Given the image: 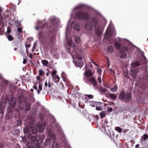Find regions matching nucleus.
Here are the masks:
<instances>
[{
	"instance_id": "1",
	"label": "nucleus",
	"mask_w": 148,
	"mask_h": 148,
	"mask_svg": "<svg viewBox=\"0 0 148 148\" xmlns=\"http://www.w3.org/2000/svg\"><path fill=\"white\" fill-rule=\"evenodd\" d=\"M73 51L71 52V55L73 58V62L77 67H79L81 68L84 65V62L83 61H75V58H76L78 60H80L82 59V56L78 53L79 52L81 53L83 51V49L79 46H75L73 45L72 47Z\"/></svg>"
},
{
	"instance_id": "2",
	"label": "nucleus",
	"mask_w": 148,
	"mask_h": 148,
	"mask_svg": "<svg viewBox=\"0 0 148 148\" xmlns=\"http://www.w3.org/2000/svg\"><path fill=\"white\" fill-rule=\"evenodd\" d=\"M29 125L31 128L29 130L27 127L25 126L23 129V132L25 134L27 133L28 137L31 140L33 147H35L38 146V141L36 139V137L35 136H32V135L33 134H36L38 132V130L36 128V127L32 128V127L34 126V124L32 123H30Z\"/></svg>"
},
{
	"instance_id": "3",
	"label": "nucleus",
	"mask_w": 148,
	"mask_h": 148,
	"mask_svg": "<svg viewBox=\"0 0 148 148\" xmlns=\"http://www.w3.org/2000/svg\"><path fill=\"white\" fill-rule=\"evenodd\" d=\"M111 21L105 33L104 37L107 39H108L111 37H114L116 35L115 31L113 29V27H111Z\"/></svg>"
},
{
	"instance_id": "4",
	"label": "nucleus",
	"mask_w": 148,
	"mask_h": 148,
	"mask_svg": "<svg viewBox=\"0 0 148 148\" xmlns=\"http://www.w3.org/2000/svg\"><path fill=\"white\" fill-rule=\"evenodd\" d=\"M97 20L95 18H93L92 20V22H87L85 25L86 29L88 31L91 30L93 26L95 27L97 24Z\"/></svg>"
},
{
	"instance_id": "5",
	"label": "nucleus",
	"mask_w": 148,
	"mask_h": 148,
	"mask_svg": "<svg viewBox=\"0 0 148 148\" xmlns=\"http://www.w3.org/2000/svg\"><path fill=\"white\" fill-rule=\"evenodd\" d=\"M38 38L44 44L45 43L47 45H51L52 41L49 37H45L41 32H39Z\"/></svg>"
},
{
	"instance_id": "6",
	"label": "nucleus",
	"mask_w": 148,
	"mask_h": 148,
	"mask_svg": "<svg viewBox=\"0 0 148 148\" xmlns=\"http://www.w3.org/2000/svg\"><path fill=\"white\" fill-rule=\"evenodd\" d=\"M76 16L78 18L84 20H88L90 18V15L87 12L82 11H79L76 13Z\"/></svg>"
},
{
	"instance_id": "7",
	"label": "nucleus",
	"mask_w": 148,
	"mask_h": 148,
	"mask_svg": "<svg viewBox=\"0 0 148 148\" xmlns=\"http://www.w3.org/2000/svg\"><path fill=\"white\" fill-rule=\"evenodd\" d=\"M49 21L51 23H53L54 24H56L55 26H57L59 25L60 23L59 19L56 18L55 16L50 17L49 18Z\"/></svg>"
},
{
	"instance_id": "8",
	"label": "nucleus",
	"mask_w": 148,
	"mask_h": 148,
	"mask_svg": "<svg viewBox=\"0 0 148 148\" xmlns=\"http://www.w3.org/2000/svg\"><path fill=\"white\" fill-rule=\"evenodd\" d=\"M47 124L46 123H44L42 125L38 123L36 126L37 128L39 129L40 132H42L44 129L45 128Z\"/></svg>"
},
{
	"instance_id": "9",
	"label": "nucleus",
	"mask_w": 148,
	"mask_h": 148,
	"mask_svg": "<svg viewBox=\"0 0 148 148\" xmlns=\"http://www.w3.org/2000/svg\"><path fill=\"white\" fill-rule=\"evenodd\" d=\"M90 82L92 84V86L95 89H99V87L97 86L96 80L94 77H91L89 79Z\"/></svg>"
},
{
	"instance_id": "10",
	"label": "nucleus",
	"mask_w": 148,
	"mask_h": 148,
	"mask_svg": "<svg viewBox=\"0 0 148 148\" xmlns=\"http://www.w3.org/2000/svg\"><path fill=\"white\" fill-rule=\"evenodd\" d=\"M103 29V27H99L95 29V32L97 35L100 36L102 34Z\"/></svg>"
},
{
	"instance_id": "11",
	"label": "nucleus",
	"mask_w": 148,
	"mask_h": 148,
	"mask_svg": "<svg viewBox=\"0 0 148 148\" xmlns=\"http://www.w3.org/2000/svg\"><path fill=\"white\" fill-rule=\"evenodd\" d=\"M71 26L75 30L78 31L80 29L79 25L75 22H73Z\"/></svg>"
},
{
	"instance_id": "12",
	"label": "nucleus",
	"mask_w": 148,
	"mask_h": 148,
	"mask_svg": "<svg viewBox=\"0 0 148 148\" xmlns=\"http://www.w3.org/2000/svg\"><path fill=\"white\" fill-rule=\"evenodd\" d=\"M2 12V10L1 9V8L0 7V25L2 26L3 24V23L5 22H6V18L4 17L3 18L1 16V13Z\"/></svg>"
},
{
	"instance_id": "13",
	"label": "nucleus",
	"mask_w": 148,
	"mask_h": 148,
	"mask_svg": "<svg viewBox=\"0 0 148 148\" xmlns=\"http://www.w3.org/2000/svg\"><path fill=\"white\" fill-rule=\"evenodd\" d=\"M131 97L130 93H127L125 95V97L123 102H126L131 99Z\"/></svg>"
},
{
	"instance_id": "14",
	"label": "nucleus",
	"mask_w": 148,
	"mask_h": 148,
	"mask_svg": "<svg viewBox=\"0 0 148 148\" xmlns=\"http://www.w3.org/2000/svg\"><path fill=\"white\" fill-rule=\"evenodd\" d=\"M48 130L47 131V133L48 134V136L49 138L53 140H56V138L55 135L52 133L49 130L48 128L47 127Z\"/></svg>"
},
{
	"instance_id": "15",
	"label": "nucleus",
	"mask_w": 148,
	"mask_h": 148,
	"mask_svg": "<svg viewBox=\"0 0 148 148\" xmlns=\"http://www.w3.org/2000/svg\"><path fill=\"white\" fill-rule=\"evenodd\" d=\"M42 22V21H40L39 20L36 23L37 26L35 27V29H36L39 30L40 29H42V26H41L40 25Z\"/></svg>"
},
{
	"instance_id": "16",
	"label": "nucleus",
	"mask_w": 148,
	"mask_h": 148,
	"mask_svg": "<svg viewBox=\"0 0 148 148\" xmlns=\"http://www.w3.org/2000/svg\"><path fill=\"white\" fill-rule=\"evenodd\" d=\"M84 74L86 77H91L93 74L92 72L89 70L86 71L84 73Z\"/></svg>"
},
{
	"instance_id": "17",
	"label": "nucleus",
	"mask_w": 148,
	"mask_h": 148,
	"mask_svg": "<svg viewBox=\"0 0 148 148\" xmlns=\"http://www.w3.org/2000/svg\"><path fill=\"white\" fill-rule=\"evenodd\" d=\"M72 43L73 41L71 39H70L69 40H68V45L66 47V49L68 52L71 53V51L69 48L71 47V44H72Z\"/></svg>"
},
{
	"instance_id": "18",
	"label": "nucleus",
	"mask_w": 148,
	"mask_h": 148,
	"mask_svg": "<svg viewBox=\"0 0 148 148\" xmlns=\"http://www.w3.org/2000/svg\"><path fill=\"white\" fill-rule=\"evenodd\" d=\"M138 72V69H133L131 70V74L133 77H135L136 75Z\"/></svg>"
},
{
	"instance_id": "19",
	"label": "nucleus",
	"mask_w": 148,
	"mask_h": 148,
	"mask_svg": "<svg viewBox=\"0 0 148 148\" xmlns=\"http://www.w3.org/2000/svg\"><path fill=\"white\" fill-rule=\"evenodd\" d=\"M140 65V62L139 61H136L131 63L132 66L133 67H136L139 66Z\"/></svg>"
},
{
	"instance_id": "20",
	"label": "nucleus",
	"mask_w": 148,
	"mask_h": 148,
	"mask_svg": "<svg viewBox=\"0 0 148 148\" xmlns=\"http://www.w3.org/2000/svg\"><path fill=\"white\" fill-rule=\"evenodd\" d=\"M125 95L124 92L123 91H121L119 96V99H120L123 101L125 97Z\"/></svg>"
},
{
	"instance_id": "21",
	"label": "nucleus",
	"mask_w": 148,
	"mask_h": 148,
	"mask_svg": "<svg viewBox=\"0 0 148 148\" xmlns=\"http://www.w3.org/2000/svg\"><path fill=\"white\" fill-rule=\"evenodd\" d=\"M73 37L74 38L75 41L77 43H79L81 41V40L79 37L76 36H74Z\"/></svg>"
},
{
	"instance_id": "22",
	"label": "nucleus",
	"mask_w": 148,
	"mask_h": 148,
	"mask_svg": "<svg viewBox=\"0 0 148 148\" xmlns=\"http://www.w3.org/2000/svg\"><path fill=\"white\" fill-rule=\"evenodd\" d=\"M85 6L84 5L82 4H80L77 6L75 7L73 10V11L75 10H79L81 8H83Z\"/></svg>"
},
{
	"instance_id": "23",
	"label": "nucleus",
	"mask_w": 148,
	"mask_h": 148,
	"mask_svg": "<svg viewBox=\"0 0 148 148\" xmlns=\"http://www.w3.org/2000/svg\"><path fill=\"white\" fill-rule=\"evenodd\" d=\"M21 137L22 138L21 141L23 142L26 145H28L29 144V143L26 140V137H25L23 136H21Z\"/></svg>"
},
{
	"instance_id": "24",
	"label": "nucleus",
	"mask_w": 148,
	"mask_h": 148,
	"mask_svg": "<svg viewBox=\"0 0 148 148\" xmlns=\"http://www.w3.org/2000/svg\"><path fill=\"white\" fill-rule=\"evenodd\" d=\"M109 97L113 100H116L117 98V97L115 95L112 93L109 94Z\"/></svg>"
},
{
	"instance_id": "25",
	"label": "nucleus",
	"mask_w": 148,
	"mask_h": 148,
	"mask_svg": "<svg viewBox=\"0 0 148 148\" xmlns=\"http://www.w3.org/2000/svg\"><path fill=\"white\" fill-rule=\"evenodd\" d=\"M126 54L123 52H120L119 53V56L121 58H125L126 57Z\"/></svg>"
},
{
	"instance_id": "26",
	"label": "nucleus",
	"mask_w": 148,
	"mask_h": 148,
	"mask_svg": "<svg viewBox=\"0 0 148 148\" xmlns=\"http://www.w3.org/2000/svg\"><path fill=\"white\" fill-rule=\"evenodd\" d=\"M41 63L44 65L45 66H48L49 64L48 61L46 60H42Z\"/></svg>"
},
{
	"instance_id": "27",
	"label": "nucleus",
	"mask_w": 148,
	"mask_h": 148,
	"mask_svg": "<svg viewBox=\"0 0 148 148\" xmlns=\"http://www.w3.org/2000/svg\"><path fill=\"white\" fill-rule=\"evenodd\" d=\"M113 47L112 46H110L108 48L107 51L109 53L112 52L113 51Z\"/></svg>"
},
{
	"instance_id": "28",
	"label": "nucleus",
	"mask_w": 148,
	"mask_h": 148,
	"mask_svg": "<svg viewBox=\"0 0 148 148\" xmlns=\"http://www.w3.org/2000/svg\"><path fill=\"white\" fill-rule=\"evenodd\" d=\"M71 28L70 27L69 25V23H68L67 26L66 28V37L67 38V34L69 33V32L71 30Z\"/></svg>"
},
{
	"instance_id": "29",
	"label": "nucleus",
	"mask_w": 148,
	"mask_h": 148,
	"mask_svg": "<svg viewBox=\"0 0 148 148\" xmlns=\"http://www.w3.org/2000/svg\"><path fill=\"white\" fill-rule=\"evenodd\" d=\"M58 147V143L55 141H54L52 144V148H57Z\"/></svg>"
},
{
	"instance_id": "30",
	"label": "nucleus",
	"mask_w": 148,
	"mask_h": 148,
	"mask_svg": "<svg viewBox=\"0 0 148 148\" xmlns=\"http://www.w3.org/2000/svg\"><path fill=\"white\" fill-rule=\"evenodd\" d=\"M115 46L116 47L117 49H119L121 47V45L119 43L115 42Z\"/></svg>"
},
{
	"instance_id": "31",
	"label": "nucleus",
	"mask_w": 148,
	"mask_h": 148,
	"mask_svg": "<svg viewBox=\"0 0 148 148\" xmlns=\"http://www.w3.org/2000/svg\"><path fill=\"white\" fill-rule=\"evenodd\" d=\"M110 90L113 92H115L117 91L118 87L116 86H115L114 88H110Z\"/></svg>"
},
{
	"instance_id": "32",
	"label": "nucleus",
	"mask_w": 148,
	"mask_h": 148,
	"mask_svg": "<svg viewBox=\"0 0 148 148\" xmlns=\"http://www.w3.org/2000/svg\"><path fill=\"white\" fill-rule=\"evenodd\" d=\"M53 79H55L56 80L57 82H59L60 80V78L58 75H56L54 76V77H53Z\"/></svg>"
},
{
	"instance_id": "33",
	"label": "nucleus",
	"mask_w": 148,
	"mask_h": 148,
	"mask_svg": "<svg viewBox=\"0 0 148 148\" xmlns=\"http://www.w3.org/2000/svg\"><path fill=\"white\" fill-rule=\"evenodd\" d=\"M100 114L101 118H103L105 116V112L104 111H102L100 113Z\"/></svg>"
},
{
	"instance_id": "34",
	"label": "nucleus",
	"mask_w": 148,
	"mask_h": 148,
	"mask_svg": "<svg viewBox=\"0 0 148 148\" xmlns=\"http://www.w3.org/2000/svg\"><path fill=\"white\" fill-rule=\"evenodd\" d=\"M45 141L47 145H50L51 142L50 139H47L45 140Z\"/></svg>"
},
{
	"instance_id": "35",
	"label": "nucleus",
	"mask_w": 148,
	"mask_h": 148,
	"mask_svg": "<svg viewBox=\"0 0 148 148\" xmlns=\"http://www.w3.org/2000/svg\"><path fill=\"white\" fill-rule=\"evenodd\" d=\"M142 138L144 140H145L148 138V135H147L146 134H145L142 136Z\"/></svg>"
},
{
	"instance_id": "36",
	"label": "nucleus",
	"mask_w": 148,
	"mask_h": 148,
	"mask_svg": "<svg viewBox=\"0 0 148 148\" xmlns=\"http://www.w3.org/2000/svg\"><path fill=\"white\" fill-rule=\"evenodd\" d=\"M39 89L37 90V93L39 94L40 91H41L42 89V86L41 85H39L38 86Z\"/></svg>"
},
{
	"instance_id": "37",
	"label": "nucleus",
	"mask_w": 148,
	"mask_h": 148,
	"mask_svg": "<svg viewBox=\"0 0 148 148\" xmlns=\"http://www.w3.org/2000/svg\"><path fill=\"white\" fill-rule=\"evenodd\" d=\"M7 37L8 38V40L10 41H12L13 39V38L12 36L10 35H8L7 36Z\"/></svg>"
},
{
	"instance_id": "38",
	"label": "nucleus",
	"mask_w": 148,
	"mask_h": 148,
	"mask_svg": "<svg viewBox=\"0 0 148 148\" xmlns=\"http://www.w3.org/2000/svg\"><path fill=\"white\" fill-rule=\"evenodd\" d=\"M116 130L119 133H121L122 131V129L119 127H116Z\"/></svg>"
},
{
	"instance_id": "39",
	"label": "nucleus",
	"mask_w": 148,
	"mask_h": 148,
	"mask_svg": "<svg viewBox=\"0 0 148 148\" xmlns=\"http://www.w3.org/2000/svg\"><path fill=\"white\" fill-rule=\"evenodd\" d=\"M36 42H35L33 45V47L32 48V51H34L36 47Z\"/></svg>"
},
{
	"instance_id": "40",
	"label": "nucleus",
	"mask_w": 148,
	"mask_h": 148,
	"mask_svg": "<svg viewBox=\"0 0 148 148\" xmlns=\"http://www.w3.org/2000/svg\"><path fill=\"white\" fill-rule=\"evenodd\" d=\"M99 90L102 92H105L106 91V89L105 88H102L101 86L99 87Z\"/></svg>"
},
{
	"instance_id": "41",
	"label": "nucleus",
	"mask_w": 148,
	"mask_h": 148,
	"mask_svg": "<svg viewBox=\"0 0 148 148\" xmlns=\"http://www.w3.org/2000/svg\"><path fill=\"white\" fill-rule=\"evenodd\" d=\"M56 73L57 71H53L52 72L51 75L53 77H54V76L56 75Z\"/></svg>"
},
{
	"instance_id": "42",
	"label": "nucleus",
	"mask_w": 148,
	"mask_h": 148,
	"mask_svg": "<svg viewBox=\"0 0 148 148\" xmlns=\"http://www.w3.org/2000/svg\"><path fill=\"white\" fill-rule=\"evenodd\" d=\"M39 75H40V76H42V75L44 73V72L42 70H39Z\"/></svg>"
},
{
	"instance_id": "43",
	"label": "nucleus",
	"mask_w": 148,
	"mask_h": 148,
	"mask_svg": "<svg viewBox=\"0 0 148 148\" xmlns=\"http://www.w3.org/2000/svg\"><path fill=\"white\" fill-rule=\"evenodd\" d=\"M9 103L10 104V106H11V107H13L15 105V104L16 103V102L15 101H14V102H13V103L12 104H11V102L10 101H9Z\"/></svg>"
},
{
	"instance_id": "44",
	"label": "nucleus",
	"mask_w": 148,
	"mask_h": 148,
	"mask_svg": "<svg viewBox=\"0 0 148 148\" xmlns=\"http://www.w3.org/2000/svg\"><path fill=\"white\" fill-rule=\"evenodd\" d=\"M125 39H123V38H121L119 37L118 38L116 39V40L117 41H123V40H125Z\"/></svg>"
},
{
	"instance_id": "45",
	"label": "nucleus",
	"mask_w": 148,
	"mask_h": 148,
	"mask_svg": "<svg viewBox=\"0 0 148 148\" xmlns=\"http://www.w3.org/2000/svg\"><path fill=\"white\" fill-rule=\"evenodd\" d=\"M45 87L44 88V90H45L46 91L47 90V89L46 88H47V86H48V83L47 82H46L45 83Z\"/></svg>"
},
{
	"instance_id": "46",
	"label": "nucleus",
	"mask_w": 148,
	"mask_h": 148,
	"mask_svg": "<svg viewBox=\"0 0 148 148\" xmlns=\"http://www.w3.org/2000/svg\"><path fill=\"white\" fill-rule=\"evenodd\" d=\"M96 109L98 111L101 110H102V108L101 107H97Z\"/></svg>"
},
{
	"instance_id": "47",
	"label": "nucleus",
	"mask_w": 148,
	"mask_h": 148,
	"mask_svg": "<svg viewBox=\"0 0 148 148\" xmlns=\"http://www.w3.org/2000/svg\"><path fill=\"white\" fill-rule=\"evenodd\" d=\"M22 29L21 28H18L17 29V31L18 32L20 33H22Z\"/></svg>"
},
{
	"instance_id": "48",
	"label": "nucleus",
	"mask_w": 148,
	"mask_h": 148,
	"mask_svg": "<svg viewBox=\"0 0 148 148\" xmlns=\"http://www.w3.org/2000/svg\"><path fill=\"white\" fill-rule=\"evenodd\" d=\"M27 106V107L26 108V110H29L30 108V105L29 104L27 103L26 104Z\"/></svg>"
},
{
	"instance_id": "49",
	"label": "nucleus",
	"mask_w": 148,
	"mask_h": 148,
	"mask_svg": "<svg viewBox=\"0 0 148 148\" xmlns=\"http://www.w3.org/2000/svg\"><path fill=\"white\" fill-rule=\"evenodd\" d=\"M86 96H87L90 99H92L93 98V96L92 95H86Z\"/></svg>"
},
{
	"instance_id": "50",
	"label": "nucleus",
	"mask_w": 148,
	"mask_h": 148,
	"mask_svg": "<svg viewBox=\"0 0 148 148\" xmlns=\"http://www.w3.org/2000/svg\"><path fill=\"white\" fill-rule=\"evenodd\" d=\"M97 80L98 82L99 83H101V78L100 77H98L97 79Z\"/></svg>"
},
{
	"instance_id": "51",
	"label": "nucleus",
	"mask_w": 148,
	"mask_h": 148,
	"mask_svg": "<svg viewBox=\"0 0 148 148\" xmlns=\"http://www.w3.org/2000/svg\"><path fill=\"white\" fill-rule=\"evenodd\" d=\"M112 110H113V109L112 108H109L108 109V111L109 112H111L112 111Z\"/></svg>"
},
{
	"instance_id": "52",
	"label": "nucleus",
	"mask_w": 148,
	"mask_h": 148,
	"mask_svg": "<svg viewBox=\"0 0 148 148\" xmlns=\"http://www.w3.org/2000/svg\"><path fill=\"white\" fill-rule=\"evenodd\" d=\"M33 87L34 89H35L37 91L38 90H37V86L34 85V86Z\"/></svg>"
},
{
	"instance_id": "53",
	"label": "nucleus",
	"mask_w": 148,
	"mask_h": 148,
	"mask_svg": "<svg viewBox=\"0 0 148 148\" xmlns=\"http://www.w3.org/2000/svg\"><path fill=\"white\" fill-rule=\"evenodd\" d=\"M56 127L58 129V131H60L61 130V127H60V126L59 125H57V127Z\"/></svg>"
},
{
	"instance_id": "54",
	"label": "nucleus",
	"mask_w": 148,
	"mask_h": 148,
	"mask_svg": "<svg viewBox=\"0 0 148 148\" xmlns=\"http://www.w3.org/2000/svg\"><path fill=\"white\" fill-rule=\"evenodd\" d=\"M95 118L96 120L97 121V120H98V119H99L98 116L97 115H96L95 116Z\"/></svg>"
},
{
	"instance_id": "55",
	"label": "nucleus",
	"mask_w": 148,
	"mask_h": 148,
	"mask_svg": "<svg viewBox=\"0 0 148 148\" xmlns=\"http://www.w3.org/2000/svg\"><path fill=\"white\" fill-rule=\"evenodd\" d=\"M97 71L100 74L101 73V69H100L98 68L97 69Z\"/></svg>"
},
{
	"instance_id": "56",
	"label": "nucleus",
	"mask_w": 148,
	"mask_h": 148,
	"mask_svg": "<svg viewBox=\"0 0 148 148\" xmlns=\"http://www.w3.org/2000/svg\"><path fill=\"white\" fill-rule=\"evenodd\" d=\"M31 46V45H25V47L26 48H27L28 47H29Z\"/></svg>"
},
{
	"instance_id": "57",
	"label": "nucleus",
	"mask_w": 148,
	"mask_h": 148,
	"mask_svg": "<svg viewBox=\"0 0 148 148\" xmlns=\"http://www.w3.org/2000/svg\"><path fill=\"white\" fill-rule=\"evenodd\" d=\"M90 105L92 107H95V104H93V103H91Z\"/></svg>"
},
{
	"instance_id": "58",
	"label": "nucleus",
	"mask_w": 148,
	"mask_h": 148,
	"mask_svg": "<svg viewBox=\"0 0 148 148\" xmlns=\"http://www.w3.org/2000/svg\"><path fill=\"white\" fill-rule=\"evenodd\" d=\"M17 122L18 123L19 125H21V121H20V120H17Z\"/></svg>"
},
{
	"instance_id": "59",
	"label": "nucleus",
	"mask_w": 148,
	"mask_h": 148,
	"mask_svg": "<svg viewBox=\"0 0 148 148\" xmlns=\"http://www.w3.org/2000/svg\"><path fill=\"white\" fill-rule=\"evenodd\" d=\"M27 61V60L25 59H24L23 60V64H25L26 63V62Z\"/></svg>"
},
{
	"instance_id": "60",
	"label": "nucleus",
	"mask_w": 148,
	"mask_h": 148,
	"mask_svg": "<svg viewBox=\"0 0 148 148\" xmlns=\"http://www.w3.org/2000/svg\"><path fill=\"white\" fill-rule=\"evenodd\" d=\"M4 146L3 145L2 143H0V147L3 148Z\"/></svg>"
},
{
	"instance_id": "61",
	"label": "nucleus",
	"mask_w": 148,
	"mask_h": 148,
	"mask_svg": "<svg viewBox=\"0 0 148 148\" xmlns=\"http://www.w3.org/2000/svg\"><path fill=\"white\" fill-rule=\"evenodd\" d=\"M48 86L49 88H50L51 87V83L49 82Z\"/></svg>"
},
{
	"instance_id": "62",
	"label": "nucleus",
	"mask_w": 148,
	"mask_h": 148,
	"mask_svg": "<svg viewBox=\"0 0 148 148\" xmlns=\"http://www.w3.org/2000/svg\"><path fill=\"white\" fill-rule=\"evenodd\" d=\"M29 57L31 58H32V57H33V56L32 55V54L31 53H30L29 54Z\"/></svg>"
},
{
	"instance_id": "63",
	"label": "nucleus",
	"mask_w": 148,
	"mask_h": 148,
	"mask_svg": "<svg viewBox=\"0 0 148 148\" xmlns=\"http://www.w3.org/2000/svg\"><path fill=\"white\" fill-rule=\"evenodd\" d=\"M36 78L38 80L40 78V77L39 76H36Z\"/></svg>"
},
{
	"instance_id": "64",
	"label": "nucleus",
	"mask_w": 148,
	"mask_h": 148,
	"mask_svg": "<svg viewBox=\"0 0 148 148\" xmlns=\"http://www.w3.org/2000/svg\"><path fill=\"white\" fill-rule=\"evenodd\" d=\"M10 29H8L7 30V32L8 33H10Z\"/></svg>"
}]
</instances>
